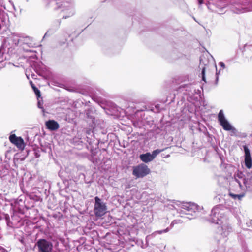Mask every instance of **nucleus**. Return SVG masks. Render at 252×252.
Returning <instances> with one entry per match:
<instances>
[{"label": "nucleus", "mask_w": 252, "mask_h": 252, "mask_svg": "<svg viewBox=\"0 0 252 252\" xmlns=\"http://www.w3.org/2000/svg\"><path fill=\"white\" fill-rule=\"evenodd\" d=\"M0 251L1 252H8L7 250L1 246H0Z\"/></svg>", "instance_id": "nucleus-22"}, {"label": "nucleus", "mask_w": 252, "mask_h": 252, "mask_svg": "<svg viewBox=\"0 0 252 252\" xmlns=\"http://www.w3.org/2000/svg\"><path fill=\"white\" fill-rule=\"evenodd\" d=\"M216 12H217V13H218V14H222V13H223V9H222L221 10V11H220V12H218V11H217Z\"/></svg>", "instance_id": "nucleus-25"}, {"label": "nucleus", "mask_w": 252, "mask_h": 252, "mask_svg": "<svg viewBox=\"0 0 252 252\" xmlns=\"http://www.w3.org/2000/svg\"><path fill=\"white\" fill-rule=\"evenodd\" d=\"M209 220L212 223L221 225L218 227L217 233L222 238H226L231 232L232 228L227 223L225 211L220 206L217 205L212 209Z\"/></svg>", "instance_id": "nucleus-1"}, {"label": "nucleus", "mask_w": 252, "mask_h": 252, "mask_svg": "<svg viewBox=\"0 0 252 252\" xmlns=\"http://www.w3.org/2000/svg\"><path fill=\"white\" fill-rule=\"evenodd\" d=\"M245 151V166L249 169L252 167V159L250 155V152L246 145L243 146Z\"/></svg>", "instance_id": "nucleus-9"}, {"label": "nucleus", "mask_w": 252, "mask_h": 252, "mask_svg": "<svg viewBox=\"0 0 252 252\" xmlns=\"http://www.w3.org/2000/svg\"><path fill=\"white\" fill-rule=\"evenodd\" d=\"M47 127L51 130H55L59 128V124L54 120H49L46 122Z\"/></svg>", "instance_id": "nucleus-10"}, {"label": "nucleus", "mask_w": 252, "mask_h": 252, "mask_svg": "<svg viewBox=\"0 0 252 252\" xmlns=\"http://www.w3.org/2000/svg\"><path fill=\"white\" fill-rule=\"evenodd\" d=\"M235 181L238 184L240 188L242 189L243 188V184H245V181H246V180L244 178H241V180H238L237 179H235Z\"/></svg>", "instance_id": "nucleus-17"}, {"label": "nucleus", "mask_w": 252, "mask_h": 252, "mask_svg": "<svg viewBox=\"0 0 252 252\" xmlns=\"http://www.w3.org/2000/svg\"><path fill=\"white\" fill-rule=\"evenodd\" d=\"M182 211L186 215L185 218L189 220L195 218L197 216V212L201 208L197 204L191 202H186L183 203L181 206Z\"/></svg>", "instance_id": "nucleus-3"}, {"label": "nucleus", "mask_w": 252, "mask_h": 252, "mask_svg": "<svg viewBox=\"0 0 252 252\" xmlns=\"http://www.w3.org/2000/svg\"><path fill=\"white\" fill-rule=\"evenodd\" d=\"M242 135H244V136L245 137V136H246V134L245 133H243V134H242Z\"/></svg>", "instance_id": "nucleus-28"}, {"label": "nucleus", "mask_w": 252, "mask_h": 252, "mask_svg": "<svg viewBox=\"0 0 252 252\" xmlns=\"http://www.w3.org/2000/svg\"><path fill=\"white\" fill-rule=\"evenodd\" d=\"M150 172L148 166L144 164H141L134 168L133 175L136 178H142L148 174Z\"/></svg>", "instance_id": "nucleus-8"}, {"label": "nucleus", "mask_w": 252, "mask_h": 252, "mask_svg": "<svg viewBox=\"0 0 252 252\" xmlns=\"http://www.w3.org/2000/svg\"><path fill=\"white\" fill-rule=\"evenodd\" d=\"M183 222V220H174L171 224V227H173V225L175 224H179V223H181Z\"/></svg>", "instance_id": "nucleus-19"}, {"label": "nucleus", "mask_w": 252, "mask_h": 252, "mask_svg": "<svg viewBox=\"0 0 252 252\" xmlns=\"http://www.w3.org/2000/svg\"><path fill=\"white\" fill-rule=\"evenodd\" d=\"M229 194L233 199L238 200H241L244 196V194H235L232 193H230Z\"/></svg>", "instance_id": "nucleus-15"}, {"label": "nucleus", "mask_w": 252, "mask_h": 252, "mask_svg": "<svg viewBox=\"0 0 252 252\" xmlns=\"http://www.w3.org/2000/svg\"><path fill=\"white\" fill-rule=\"evenodd\" d=\"M169 231L168 228H167L165 229H164L163 230H159V231H156L152 233L151 235H148L146 238V240L147 242L149 240H150L151 238L155 237L157 234H161L163 233H166L167 232Z\"/></svg>", "instance_id": "nucleus-12"}, {"label": "nucleus", "mask_w": 252, "mask_h": 252, "mask_svg": "<svg viewBox=\"0 0 252 252\" xmlns=\"http://www.w3.org/2000/svg\"><path fill=\"white\" fill-rule=\"evenodd\" d=\"M18 137L15 134H12L9 136V139L10 141L13 144Z\"/></svg>", "instance_id": "nucleus-18"}, {"label": "nucleus", "mask_w": 252, "mask_h": 252, "mask_svg": "<svg viewBox=\"0 0 252 252\" xmlns=\"http://www.w3.org/2000/svg\"><path fill=\"white\" fill-rule=\"evenodd\" d=\"M13 144L17 147L21 148L24 146V140L21 137H18Z\"/></svg>", "instance_id": "nucleus-14"}, {"label": "nucleus", "mask_w": 252, "mask_h": 252, "mask_svg": "<svg viewBox=\"0 0 252 252\" xmlns=\"http://www.w3.org/2000/svg\"><path fill=\"white\" fill-rule=\"evenodd\" d=\"M34 92L37 97H40V92L38 89H34Z\"/></svg>", "instance_id": "nucleus-20"}, {"label": "nucleus", "mask_w": 252, "mask_h": 252, "mask_svg": "<svg viewBox=\"0 0 252 252\" xmlns=\"http://www.w3.org/2000/svg\"><path fill=\"white\" fill-rule=\"evenodd\" d=\"M12 41L20 50L25 52H32L29 48L35 46V43L33 42L32 38L29 36L13 34L12 36Z\"/></svg>", "instance_id": "nucleus-2"}, {"label": "nucleus", "mask_w": 252, "mask_h": 252, "mask_svg": "<svg viewBox=\"0 0 252 252\" xmlns=\"http://www.w3.org/2000/svg\"><path fill=\"white\" fill-rule=\"evenodd\" d=\"M94 200L95 203L94 212L96 217H101L106 213L107 206L98 197H95Z\"/></svg>", "instance_id": "nucleus-6"}, {"label": "nucleus", "mask_w": 252, "mask_h": 252, "mask_svg": "<svg viewBox=\"0 0 252 252\" xmlns=\"http://www.w3.org/2000/svg\"><path fill=\"white\" fill-rule=\"evenodd\" d=\"M31 84L32 87L34 86V85L32 84V82H31Z\"/></svg>", "instance_id": "nucleus-27"}, {"label": "nucleus", "mask_w": 252, "mask_h": 252, "mask_svg": "<svg viewBox=\"0 0 252 252\" xmlns=\"http://www.w3.org/2000/svg\"><path fill=\"white\" fill-rule=\"evenodd\" d=\"M203 65H206L205 63L203 61V59L201 58L200 60V67H202V80L205 82V67Z\"/></svg>", "instance_id": "nucleus-13"}, {"label": "nucleus", "mask_w": 252, "mask_h": 252, "mask_svg": "<svg viewBox=\"0 0 252 252\" xmlns=\"http://www.w3.org/2000/svg\"><path fill=\"white\" fill-rule=\"evenodd\" d=\"M38 252H52V244L45 239H39L36 243Z\"/></svg>", "instance_id": "nucleus-7"}, {"label": "nucleus", "mask_w": 252, "mask_h": 252, "mask_svg": "<svg viewBox=\"0 0 252 252\" xmlns=\"http://www.w3.org/2000/svg\"><path fill=\"white\" fill-rule=\"evenodd\" d=\"M38 107L39 108L43 109L42 104H41L40 101L38 102Z\"/></svg>", "instance_id": "nucleus-23"}, {"label": "nucleus", "mask_w": 252, "mask_h": 252, "mask_svg": "<svg viewBox=\"0 0 252 252\" xmlns=\"http://www.w3.org/2000/svg\"><path fill=\"white\" fill-rule=\"evenodd\" d=\"M220 70L219 72H216V76H216V84L217 83V82L218 81V78H219L218 75H219V74H220Z\"/></svg>", "instance_id": "nucleus-24"}, {"label": "nucleus", "mask_w": 252, "mask_h": 252, "mask_svg": "<svg viewBox=\"0 0 252 252\" xmlns=\"http://www.w3.org/2000/svg\"><path fill=\"white\" fill-rule=\"evenodd\" d=\"M58 8H61V11L65 12L67 15L63 16V19H66L73 15L75 13L74 5L72 3L67 2L60 1L56 3Z\"/></svg>", "instance_id": "nucleus-5"}, {"label": "nucleus", "mask_w": 252, "mask_h": 252, "mask_svg": "<svg viewBox=\"0 0 252 252\" xmlns=\"http://www.w3.org/2000/svg\"><path fill=\"white\" fill-rule=\"evenodd\" d=\"M140 158L145 163L149 162L153 160L150 153H146V154L140 155Z\"/></svg>", "instance_id": "nucleus-11"}, {"label": "nucleus", "mask_w": 252, "mask_h": 252, "mask_svg": "<svg viewBox=\"0 0 252 252\" xmlns=\"http://www.w3.org/2000/svg\"><path fill=\"white\" fill-rule=\"evenodd\" d=\"M218 118L220 124L222 127L223 129L226 131H231V136H237L239 135V132L238 130L235 127H234L226 119L223 110H221L220 111Z\"/></svg>", "instance_id": "nucleus-4"}, {"label": "nucleus", "mask_w": 252, "mask_h": 252, "mask_svg": "<svg viewBox=\"0 0 252 252\" xmlns=\"http://www.w3.org/2000/svg\"><path fill=\"white\" fill-rule=\"evenodd\" d=\"M163 151V149H162V150L157 149V150H154L152 152V154H151L152 158L154 159L158 154H159L160 153H161Z\"/></svg>", "instance_id": "nucleus-16"}, {"label": "nucleus", "mask_w": 252, "mask_h": 252, "mask_svg": "<svg viewBox=\"0 0 252 252\" xmlns=\"http://www.w3.org/2000/svg\"><path fill=\"white\" fill-rule=\"evenodd\" d=\"M219 65L222 68L224 69L225 68V64L222 62H220L219 63Z\"/></svg>", "instance_id": "nucleus-21"}, {"label": "nucleus", "mask_w": 252, "mask_h": 252, "mask_svg": "<svg viewBox=\"0 0 252 252\" xmlns=\"http://www.w3.org/2000/svg\"><path fill=\"white\" fill-rule=\"evenodd\" d=\"M32 88H33L34 91V89L36 90V89H37L35 86L34 87H32Z\"/></svg>", "instance_id": "nucleus-26"}]
</instances>
